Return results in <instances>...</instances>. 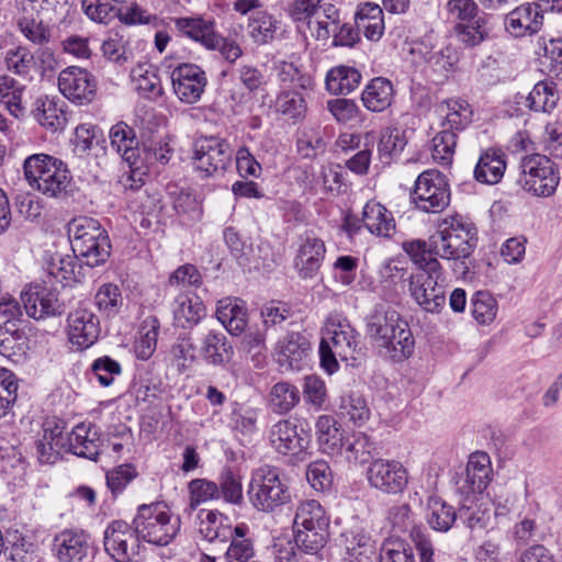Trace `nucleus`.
Segmentation results:
<instances>
[{
	"label": "nucleus",
	"mask_w": 562,
	"mask_h": 562,
	"mask_svg": "<svg viewBox=\"0 0 562 562\" xmlns=\"http://www.w3.org/2000/svg\"><path fill=\"white\" fill-rule=\"evenodd\" d=\"M322 334L321 366L328 374L338 370L337 358L344 361L356 359L359 334L341 313L333 312L327 316Z\"/></svg>",
	"instance_id": "1"
},
{
	"label": "nucleus",
	"mask_w": 562,
	"mask_h": 562,
	"mask_svg": "<svg viewBox=\"0 0 562 562\" xmlns=\"http://www.w3.org/2000/svg\"><path fill=\"white\" fill-rule=\"evenodd\" d=\"M476 228L461 215L446 216L432 234L435 255L445 260L459 261L470 257L476 247Z\"/></svg>",
	"instance_id": "2"
},
{
	"label": "nucleus",
	"mask_w": 562,
	"mask_h": 562,
	"mask_svg": "<svg viewBox=\"0 0 562 562\" xmlns=\"http://www.w3.org/2000/svg\"><path fill=\"white\" fill-rule=\"evenodd\" d=\"M67 233L74 255L82 258L87 266H99L110 257V239L99 221L75 217L68 223Z\"/></svg>",
	"instance_id": "3"
},
{
	"label": "nucleus",
	"mask_w": 562,
	"mask_h": 562,
	"mask_svg": "<svg viewBox=\"0 0 562 562\" xmlns=\"http://www.w3.org/2000/svg\"><path fill=\"white\" fill-rule=\"evenodd\" d=\"M23 172L31 188L49 198L65 193L71 181L68 166L44 153L27 156L23 161Z\"/></svg>",
	"instance_id": "4"
},
{
	"label": "nucleus",
	"mask_w": 562,
	"mask_h": 562,
	"mask_svg": "<svg viewBox=\"0 0 562 562\" xmlns=\"http://www.w3.org/2000/svg\"><path fill=\"white\" fill-rule=\"evenodd\" d=\"M247 496L255 509L273 513L291 502L288 483L278 468L263 464L250 472Z\"/></svg>",
	"instance_id": "5"
},
{
	"label": "nucleus",
	"mask_w": 562,
	"mask_h": 562,
	"mask_svg": "<svg viewBox=\"0 0 562 562\" xmlns=\"http://www.w3.org/2000/svg\"><path fill=\"white\" fill-rule=\"evenodd\" d=\"M133 525L143 541L164 547L175 539L181 520L165 503H151L138 506Z\"/></svg>",
	"instance_id": "6"
},
{
	"label": "nucleus",
	"mask_w": 562,
	"mask_h": 562,
	"mask_svg": "<svg viewBox=\"0 0 562 562\" xmlns=\"http://www.w3.org/2000/svg\"><path fill=\"white\" fill-rule=\"evenodd\" d=\"M293 527L297 548L314 554L327 542L329 517L319 502L307 499L297 505Z\"/></svg>",
	"instance_id": "7"
},
{
	"label": "nucleus",
	"mask_w": 562,
	"mask_h": 562,
	"mask_svg": "<svg viewBox=\"0 0 562 562\" xmlns=\"http://www.w3.org/2000/svg\"><path fill=\"white\" fill-rule=\"evenodd\" d=\"M268 439L278 454L303 460L310 447L311 430L304 419L289 417L271 425Z\"/></svg>",
	"instance_id": "8"
},
{
	"label": "nucleus",
	"mask_w": 562,
	"mask_h": 562,
	"mask_svg": "<svg viewBox=\"0 0 562 562\" xmlns=\"http://www.w3.org/2000/svg\"><path fill=\"white\" fill-rule=\"evenodd\" d=\"M520 169L519 182L525 191L542 198L554 194L560 183V172L546 155L526 156L520 162Z\"/></svg>",
	"instance_id": "9"
},
{
	"label": "nucleus",
	"mask_w": 562,
	"mask_h": 562,
	"mask_svg": "<svg viewBox=\"0 0 562 562\" xmlns=\"http://www.w3.org/2000/svg\"><path fill=\"white\" fill-rule=\"evenodd\" d=\"M366 331L370 340L379 348L390 344V337L396 333L400 338L401 353L408 352L411 347L409 326L400 314L384 305H376L366 318Z\"/></svg>",
	"instance_id": "10"
},
{
	"label": "nucleus",
	"mask_w": 562,
	"mask_h": 562,
	"mask_svg": "<svg viewBox=\"0 0 562 562\" xmlns=\"http://www.w3.org/2000/svg\"><path fill=\"white\" fill-rule=\"evenodd\" d=\"M136 526L114 520L104 531V549L117 562H140L144 546Z\"/></svg>",
	"instance_id": "11"
},
{
	"label": "nucleus",
	"mask_w": 562,
	"mask_h": 562,
	"mask_svg": "<svg viewBox=\"0 0 562 562\" xmlns=\"http://www.w3.org/2000/svg\"><path fill=\"white\" fill-rule=\"evenodd\" d=\"M446 276L443 268L436 272H416L411 276L408 291L413 300L427 313H439L446 305Z\"/></svg>",
	"instance_id": "12"
},
{
	"label": "nucleus",
	"mask_w": 562,
	"mask_h": 562,
	"mask_svg": "<svg viewBox=\"0 0 562 562\" xmlns=\"http://www.w3.org/2000/svg\"><path fill=\"white\" fill-rule=\"evenodd\" d=\"M412 200L424 212H441L450 201L445 176L434 169L422 172L415 181Z\"/></svg>",
	"instance_id": "13"
},
{
	"label": "nucleus",
	"mask_w": 562,
	"mask_h": 562,
	"mask_svg": "<svg viewBox=\"0 0 562 562\" xmlns=\"http://www.w3.org/2000/svg\"><path fill=\"white\" fill-rule=\"evenodd\" d=\"M370 487L387 495H397L405 491L408 484V470L398 460L373 459L366 471Z\"/></svg>",
	"instance_id": "14"
},
{
	"label": "nucleus",
	"mask_w": 562,
	"mask_h": 562,
	"mask_svg": "<svg viewBox=\"0 0 562 562\" xmlns=\"http://www.w3.org/2000/svg\"><path fill=\"white\" fill-rule=\"evenodd\" d=\"M61 95L75 105H87L97 95L98 81L92 72L80 66L64 68L57 78Z\"/></svg>",
	"instance_id": "15"
},
{
	"label": "nucleus",
	"mask_w": 562,
	"mask_h": 562,
	"mask_svg": "<svg viewBox=\"0 0 562 562\" xmlns=\"http://www.w3.org/2000/svg\"><path fill=\"white\" fill-rule=\"evenodd\" d=\"M232 160V150L227 140L210 136L195 140L193 162L201 173L212 177L223 173Z\"/></svg>",
	"instance_id": "16"
},
{
	"label": "nucleus",
	"mask_w": 562,
	"mask_h": 562,
	"mask_svg": "<svg viewBox=\"0 0 562 562\" xmlns=\"http://www.w3.org/2000/svg\"><path fill=\"white\" fill-rule=\"evenodd\" d=\"M21 301L27 316L34 319L58 316L65 311V304L56 290L40 283L25 286L21 292Z\"/></svg>",
	"instance_id": "17"
},
{
	"label": "nucleus",
	"mask_w": 562,
	"mask_h": 562,
	"mask_svg": "<svg viewBox=\"0 0 562 562\" xmlns=\"http://www.w3.org/2000/svg\"><path fill=\"white\" fill-rule=\"evenodd\" d=\"M68 341L77 350H85L97 342L101 326L99 317L87 307H77L67 316Z\"/></svg>",
	"instance_id": "18"
},
{
	"label": "nucleus",
	"mask_w": 562,
	"mask_h": 562,
	"mask_svg": "<svg viewBox=\"0 0 562 562\" xmlns=\"http://www.w3.org/2000/svg\"><path fill=\"white\" fill-rule=\"evenodd\" d=\"M172 89L180 102L194 104L207 85V78L202 68L194 64H181L171 71Z\"/></svg>",
	"instance_id": "19"
},
{
	"label": "nucleus",
	"mask_w": 562,
	"mask_h": 562,
	"mask_svg": "<svg viewBox=\"0 0 562 562\" xmlns=\"http://www.w3.org/2000/svg\"><path fill=\"white\" fill-rule=\"evenodd\" d=\"M110 146L135 175L143 168V151L133 127L124 122L114 124L109 132Z\"/></svg>",
	"instance_id": "20"
},
{
	"label": "nucleus",
	"mask_w": 562,
	"mask_h": 562,
	"mask_svg": "<svg viewBox=\"0 0 562 562\" xmlns=\"http://www.w3.org/2000/svg\"><path fill=\"white\" fill-rule=\"evenodd\" d=\"M65 424L57 418H47L42 427L41 438L36 441L40 462L53 464L67 452L68 436L64 435Z\"/></svg>",
	"instance_id": "21"
},
{
	"label": "nucleus",
	"mask_w": 562,
	"mask_h": 562,
	"mask_svg": "<svg viewBox=\"0 0 562 562\" xmlns=\"http://www.w3.org/2000/svg\"><path fill=\"white\" fill-rule=\"evenodd\" d=\"M67 104L56 95H40L32 104L34 121L49 133L65 130L67 125Z\"/></svg>",
	"instance_id": "22"
},
{
	"label": "nucleus",
	"mask_w": 562,
	"mask_h": 562,
	"mask_svg": "<svg viewBox=\"0 0 562 562\" xmlns=\"http://www.w3.org/2000/svg\"><path fill=\"white\" fill-rule=\"evenodd\" d=\"M311 346L300 333H290L279 340L276 359L286 371H301L308 364Z\"/></svg>",
	"instance_id": "23"
},
{
	"label": "nucleus",
	"mask_w": 562,
	"mask_h": 562,
	"mask_svg": "<svg viewBox=\"0 0 562 562\" xmlns=\"http://www.w3.org/2000/svg\"><path fill=\"white\" fill-rule=\"evenodd\" d=\"M89 551V538L83 531L65 529L53 539L52 552L59 562H81Z\"/></svg>",
	"instance_id": "24"
},
{
	"label": "nucleus",
	"mask_w": 562,
	"mask_h": 562,
	"mask_svg": "<svg viewBox=\"0 0 562 562\" xmlns=\"http://www.w3.org/2000/svg\"><path fill=\"white\" fill-rule=\"evenodd\" d=\"M326 254L325 243L314 236L306 235L301 239L294 258V268L302 279L314 278L324 261Z\"/></svg>",
	"instance_id": "25"
},
{
	"label": "nucleus",
	"mask_w": 562,
	"mask_h": 562,
	"mask_svg": "<svg viewBox=\"0 0 562 562\" xmlns=\"http://www.w3.org/2000/svg\"><path fill=\"white\" fill-rule=\"evenodd\" d=\"M505 29L514 37L538 33L543 25V14L536 3H524L505 16Z\"/></svg>",
	"instance_id": "26"
},
{
	"label": "nucleus",
	"mask_w": 562,
	"mask_h": 562,
	"mask_svg": "<svg viewBox=\"0 0 562 562\" xmlns=\"http://www.w3.org/2000/svg\"><path fill=\"white\" fill-rule=\"evenodd\" d=\"M492 476V464L490 456L486 452L476 451L470 454L465 477L460 485L462 494L481 495L487 487Z\"/></svg>",
	"instance_id": "27"
},
{
	"label": "nucleus",
	"mask_w": 562,
	"mask_h": 562,
	"mask_svg": "<svg viewBox=\"0 0 562 562\" xmlns=\"http://www.w3.org/2000/svg\"><path fill=\"white\" fill-rule=\"evenodd\" d=\"M101 445L102 439L98 427L92 423H80L68 435L67 452L95 460Z\"/></svg>",
	"instance_id": "28"
},
{
	"label": "nucleus",
	"mask_w": 562,
	"mask_h": 562,
	"mask_svg": "<svg viewBox=\"0 0 562 562\" xmlns=\"http://www.w3.org/2000/svg\"><path fill=\"white\" fill-rule=\"evenodd\" d=\"M132 88L137 94L150 101H157L164 94L158 69L148 61H139L130 71Z\"/></svg>",
	"instance_id": "29"
},
{
	"label": "nucleus",
	"mask_w": 562,
	"mask_h": 562,
	"mask_svg": "<svg viewBox=\"0 0 562 562\" xmlns=\"http://www.w3.org/2000/svg\"><path fill=\"white\" fill-rule=\"evenodd\" d=\"M346 560L348 562H380L376 542L362 528H352L344 533Z\"/></svg>",
	"instance_id": "30"
},
{
	"label": "nucleus",
	"mask_w": 562,
	"mask_h": 562,
	"mask_svg": "<svg viewBox=\"0 0 562 562\" xmlns=\"http://www.w3.org/2000/svg\"><path fill=\"white\" fill-rule=\"evenodd\" d=\"M177 30L192 41L200 43L210 50L216 49L218 33L215 30V22L211 19L178 18L175 20Z\"/></svg>",
	"instance_id": "31"
},
{
	"label": "nucleus",
	"mask_w": 562,
	"mask_h": 562,
	"mask_svg": "<svg viewBox=\"0 0 562 562\" xmlns=\"http://www.w3.org/2000/svg\"><path fill=\"white\" fill-rule=\"evenodd\" d=\"M438 112L441 120V128L445 131H451L457 135L472 123V106L463 99L456 98L443 101L439 105Z\"/></svg>",
	"instance_id": "32"
},
{
	"label": "nucleus",
	"mask_w": 562,
	"mask_h": 562,
	"mask_svg": "<svg viewBox=\"0 0 562 562\" xmlns=\"http://www.w3.org/2000/svg\"><path fill=\"white\" fill-rule=\"evenodd\" d=\"M559 99L557 85L550 80L537 82L528 95L521 93L514 95L515 103L524 104L528 110L543 113L552 112Z\"/></svg>",
	"instance_id": "33"
},
{
	"label": "nucleus",
	"mask_w": 562,
	"mask_h": 562,
	"mask_svg": "<svg viewBox=\"0 0 562 562\" xmlns=\"http://www.w3.org/2000/svg\"><path fill=\"white\" fill-rule=\"evenodd\" d=\"M411 52L413 55L422 58L432 71L439 75H447L457 60L454 49L451 46L436 47L431 44L430 40L416 43Z\"/></svg>",
	"instance_id": "34"
},
{
	"label": "nucleus",
	"mask_w": 562,
	"mask_h": 562,
	"mask_svg": "<svg viewBox=\"0 0 562 562\" xmlns=\"http://www.w3.org/2000/svg\"><path fill=\"white\" fill-rule=\"evenodd\" d=\"M355 23L357 30L369 41L376 42L384 34V14L378 3H360L355 13Z\"/></svg>",
	"instance_id": "35"
},
{
	"label": "nucleus",
	"mask_w": 562,
	"mask_h": 562,
	"mask_svg": "<svg viewBox=\"0 0 562 562\" xmlns=\"http://www.w3.org/2000/svg\"><path fill=\"white\" fill-rule=\"evenodd\" d=\"M315 429L317 443L323 453L331 457L341 454L346 436L333 416H319L316 420Z\"/></svg>",
	"instance_id": "36"
},
{
	"label": "nucleus",
	"mask_w": 562,
	"mask_h": 562,
	"mask_svg": "<svg viewBox=\"0 0 562 562\" xmlns=\"http://www.w3.org/2000/svg\"><path fill=\"white\" fill-rule=\"evenodd\" d=\"M216 317L232 335H240L247 325L246 303L237 297H224L217 302Z\"/></svg>",
	"instance_id": "37"
},
{
	"label": "nucleus",
	"mask_w": 562,
	"mask_h": 562,
	"mask_svg": "<svg viewBox=\"0 0 562 562\" xmlns=\"http://www.w3.org/2000/svg\"><path fill=\"white\" fill-rule=\"evenodd\" d=\"M198 517L199 532L209 542H225L234 535L231 519L217 510L202 509Z\"/></svg>",
	"instance_id": "38"
},
{
	"label": "nucleus",
	"mask_w": 562,
	"mask_h": 562,
	"mask_svg": "<svg viewBox=\"0 0 562 562\" xmlns=\"http://www.w3.org/2000/svg\"><path fill=\"white\" fill-rule=\"evenodd\" d=\"M364 227L376 236L390 237L395 233V220L392 213L381 203L371 200L362 211Z\"/></svg>",
	"instance_id": "39"
},
{
	"label": "nucleus",
	"mask_w": 562,
	"mask_h": 562,
	"mask_svg": "<svg viewBox=\"0 0 562 562\" xmlns=\"http://www.w3.org/2000/svg\"><path fill=\"white\" fill-rule=\"evenodd\" d=\"M506 170L505 154L495 148H488L480 155L474 168L476 181L485 184L498 183Z\"/></svg>",
	"instance_id": "40"
},
{
	"label": "nucleus",
	"mask_w": 562,
	"mask_h": 562,
	"mask_svg": "<svg viewBox=\"0 0 562 562\" xmlns=\"http://www.w3.org/2000/svg\"><path fill=\"white\" fill-rule=\"evenodd\" d=\"M459 516L463 524L472 530L486 528L491 519L488 501L483 493L481 495L464 494Z\"/></svg>",
	"instance_id": "41"
},
{
	"label": "nucleus",
	"mask_w": 562,
	"mask_h": 562,
	"mask_svg": "<svg viewBox=\"0 0 562 562\" xmlns=\"http://www.w3.org/2000/svg\"><path fill=\"white\" fill-rule=\"evenodd\" d=\"M172 313L177 326L190 328L205 316V306L198 295L180 294L175 300Z\"/></svg>",
	"instance_id": "42"
},
{
	"label": "nucleus",
	"mask_w": 562,
	"mask_h": 562,
	"mask_svg": "<svg viewBox=\"0 0 562 562\" xmlns=\"http://www.w3.org/2000/svg\"><path fill=\"white\" fill-rule=\"evenodd\" d=\"M393 94L392 82L385 78L376 77L363 89L361 101L367 110L371 112H382L391 105Z\"/></svg>",
	"instance_id": "43"
},
{
	"label": "nucleus",
	"mask_w": 562,
	"mask_h": 562,
	"mask_svg": "<svg viewBox=\"0 0 562 562\" xmlns=\"http://www.w3.org/2000/svg\"><path fill=\"white\" fill-rule=\"evenodd\" d=\"M361 74L351 66L339 65L329 69L326 74L325 85L329 93L334 95L348 94L358 88Z\"/></svg>",
	"instance_id": "44"
},
{
	"label": "nucleus",
	"mask_w": 562,
	"mask_h": 562,
	"mask_svg": "<svg viewBox=\"0 0 562 562\" xmlns=\"http://www.w3.org/2000/svg\"><path fill=\"white\" fill-rule=\"evenodd\" d=\"M234 350L226 337L218 331L210 330L202 339L201 355L207 363L224 366L233 357Z\"/></svg>",
	"instance_id": "45"
},
{
	"label": "nucleus",
	"mask_w": 562,
	"mask_h": 562,
	"mask_svg": "<svg viewBox=\"0 0 562 562\" xmlns=\"http://www.w3.org/2000/svg\"><path fill=\"white\" fill-rule=\"evenodd\" d=\"M403 249L420 269L419 272H436L442 268L438 260L439 256L434 251L432 235L428 241L419 239L406 241L403 244Z\"/></svg>",
	"instance_id": "46"
},
{
	"label": "nucleus",
	"mask_w": 562,
	"mask_h": 562,
	"mask_svg": "<svg viewBox=\"0 0 562 562\" xmlns=\"http://www.w3.org/2000/svg\"><path fill=\"white\" fill-rule=\"evenodd\" d=\"M339 18L340 13L336 5L326 3L315 16L302 26H306L317 41L326 42L331 37L333 32L337 30Z\"/></svg>",
	"instance_id": "47"
},
{
	"label": "nucleus",
	"mask_w": 562,
	"mask_h": 562,
	"mask_svg": "<svg viewBox=\"0 0 562 562\" xmlns=\"http://www.w3.org/2000/svg\"><path fill=\"white\" fill-rule=\"evenodd\" d=\"M27 350V338L14 324L0 326V355L19 362L24 359Z\"/></svg>",
	"instance_id": "48"
},
{
	"label": "nucleus",
	"mask_w": 562,
	"mask_h": 562,
	"mask_svg": "<svg viewBox=\"0 0 562 562\" xmlns=\"http://www.w3.org/2000/svg\"><path fill=\"white\" fill-rule=\"evenodd\" d=\"M457 37L467 46H476L484 42L491 31L490 16L481 12L469 22H461L454 25Z\"/></svg>",
	"instance_id": "49"
},
{
	"label": "nucleus",
	"mask_w": 562,
	"mask_h": 562,
	"mask_svg": "<svg viewBox=\"0 0 562 562\" xmlns=\"http://www.w3.org/2000/svg\"><path fill=\"white\" fill-rule=\"evenodd\" d=\"M457 518V513L452 506L442 498L431 495L428 497L426 519L428 525L436 531L447 532Z\"/></svg>",
	"instance_id": "50"
},
{
	"label": "nucleus",
	"mask_w": 562,
	"mask_h": 562,
	"mask_svg": "<svg viewBox=\"0 0 562 562\" xmlns=\"http://www.w3.org/2000/svg\"><path fill=\"white\" fill-rule=\"evenodd\" d=\"M300 402L299 389L289 382L281 381L273 384L268 394L270 409L277 414H286Z\"/></svg>",
	"instance_id": "51"
},
{
	"label": "nucleus",
	"mask_w": 562,
	"mask_h": 562,
	"mask_svg": "<svg viewBox=\"0 0 562 562\" xmlns=\"http://www.w3.org/2000/svg\"><path fill=\"white\" fill-rule=\"evenodd\" d=\"M159 328V321L154 316L143 321L134 344V352L137 359L148 360L154 355L157 348Z\"/></svg>",
	"instance_id": "52"
},
{
	"label": "nucleus",
	"mask_w": 562,
	"mask_h": 562,
	"mask_svg": "<svg viewBox=\"0 0 562 562\" xmlns=\"http://www.w3.org/2000/svg\"><path fill=\"white\" fill-rule=\"evenodd\" d=\"M372 449L373 443L366 434L352 432L346 436L341 454L337 458H342L349 463L362 464L371 457Z\"/></svg>",
	"instance_id": "53"
},
{
	"label": "nucleus",
	"mask_w": 562,
	"mask_h": 562,
	"mask_svg": "<svg viewBox=\"0 0 562 562\" xmlns=\"http://www.w3.org/2000/svg\"><path fill=\"white\" fill-rule=\"evenodd\" d=\"M338 413L356 426H362L370 417L366 400L357 392H347L340 396Z\"/></svg>",
	"instance_id": "54"
},
{
	"label": "nucleus",
	"mask_w": 562,
	"mask_h": 562,
	"mask_svg": "<svg viewBox=\"0 0 562 562\" xmlns=\"http://www.w3.org/2000/svg\"><path fill=\"white\" fill-rule=\"evenodd\" d=\"M249 528L245 524L234 527V535L228 539L231 544L226 550L227 562H248L255 554L252 542L246 537Z\"/></svg>",
	"instance_id": "55"
},
{
	"label": "nucleus",
	"mask_w": 562,
	"mask_h": 562,
	"mask_svg": "<svg viewBox=\"0 0 562 562\" xmlns=\"http://www.w3.org/2000/svg\"><path fill=\"white\" fill-rule=\"evenodd\" d=\"M326 3L324 0H282V8L289 19L300 27L315 16Z\"/></svg>",
	"instance_id": "56"
},
{
	"label": "nucleus",
	"mask_w": 562,
	"mask_h": 562,
	"mask_svg": "<svg viewBox=\"0 0 562 562\" xmlns=\"http://www.w3.org/2000/svg\"><path fill=\"white\" fill-rule=\"evenodd\" d=\"M124 0H82L85 14L93 22L109 23L120 14V5Z\"/></svg>",
	"instance_id": "57"
},
{
	"label": "nucleus",
	"mask_w": 562,
	"mask_h": 562,
	"mask_svg": "<svg viewBox=\"0 0 562 562\" xmlns=\"http://www.w3.org/2000/svg\"><path fill=\"white\" fill-rule=\"evenodd\" d=\"M277 24L272 14L267 11H257L249 18L248 32L254 42L266 44L273 38Z\"/></svg>",
	"instance_id": "58"
},
{
	"label": "nucleus",
	"mask_w": 562,
	"mask_h": 562,
	"mask_svg": "<svg viewBox=\"0 0 562 562\" xmlns=\"http://www.w3.org/2000/svg\"><path fill=\"white\" fill-rule=\"evenodd\" d=\"M471 313L480 325H491L498 313L497 300L488 292L477 291L471 300Z\"/></svg>",
	"instance_id": "59"
},
{
	"label": "nucleus",
	"mask_w": 562,
	"mask_h": 562,
	"mask_svg": "<svg viewBox=\"0 0 562 562\" xmlns=\"http://www.w3.org/2000/svg\"><path fill=\"white\" fill-rule=\"evenodd\" d=\"M18 27L23 36L33 44L43 45L48 43L50 31L42 20L29 15L26 8H23L22 15L18 19Z\"/></svg>",
	"instance_id": "60"
},
{
	"label": "nucleus",
	"mask_w": 562,
	"mask_h": 562,
	"mask_svg": "<svg viewBox=\"0 0 562 562\" xmlns=\"http://www.w3.org/2000/svg\"><path fill=\"white\" fill-rule=\"evenodd\" d=\"M326 109L339 124L353 125L360 121L361 110L355 100L330 99L326 102Z\"/></svg>",
	"instance_id": "61"
},
{
	"label": "nucleus",
	"mask_w": 562,
	"mask_h": 562,
	"mask_svg": "<svg viewBox=\"0 0 562 562\" xmlns=\"http://www.w3.org/2000/svg\"><path fill=\"white\" fill-rule=\"evenodd\" d=\"M220 497L234 505L241 504L244 499L241 476L232 468H225L220 475Z\"/></svg>",
	"instance_id": "62"
},
{
	"label": "nucleus",
	"mask_w": 562,
	"mask_h": 562,
	"mask_svg": "<svg viewBox=\"0 0 562 562\" xmlns=\"http://www.w3.org/2000/svg\"><path fill=\"white\" fill-rule=\"evenodd\" d=\"M543 48L542 65L550 76L562 79V38H541Z\"/></svg>",
	"instance_id": "63"
},
{
	"label": "nucleus",
	"mask_w": 562,
	"mask_h": 562,
	"mask_svg": "<svg viewBox=\"0 0 562 562\" xmlns=\"http://www.w3.org/2000/svg\"><path fill=\"white\" fill-rule=\"evenodd\" d=\"M380 562H416L413 548L401 539H386L380 549Z\"/></svg>",
	"instance_id": "64"
}]
</instances>
